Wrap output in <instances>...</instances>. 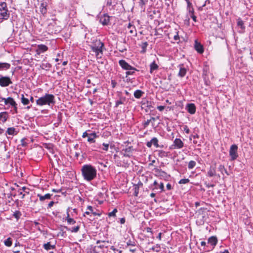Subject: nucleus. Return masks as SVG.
Masks as SVG:
<instances>
[{
  "mask_svg": "<svg viewBox=\"0 0 253 253\" xmlns=\"http://www.w3.org/2000/svg\"><path fill=\"white\" fill-rule=\"evenodd\" d=\"M81 171L84 179L86 181H90L96 177L97 170L91 165L83 166Z\"/></svg>",
  "mask_w": 253,
  "mask_h": 253,
  "instance_id": "obj_1",
  "label": "nucleus"
},
{
  "mask_svg": "<svg viewBox=\"0 0 253 253\" xmlns=\"http://www.w3.org/2000/svg\"><path fill=\"white\" fill-rule=\"evenodd\" d=\"M55 96L51 94L46 93L36 100V104L38 106L48 105L52 106L55 104Z\"/></svg>",
  "mask_w": 253,
  "mask_h": 253,
  "instance_id": "obj_2",
  "label": "nucleus"
},
{
  "mask_svg": "<svg viewBox=\"0 0 253 253\" xmlns=\"http://www.w3.org/2000/svg\"><path fill=\"white\" fill-rule=\"evenodd\" d=\"M104 46V43L100 40H96L91 45V49L92 51L95 52L97 58H101L102 57Z\"/></svg>",
  "mask_w": 253,
  "mask_h": 253,
  "instance_id": "obj_3",
  "label": "nucleus"
},
{
  "mask_svg": "<svg viewBox=\"0 0 253 253\" xmlns=\"http://www.w3.org/2000/svg\"><path fill=\"white\" fill-rule=\"evenodd\" d=\"M238 146L236 144H233L231 146L229 150V155L231 157V160L234 161L238 157Z\"/></svg>",
  "mask_w": 253,
  "mask_h": 253,
  "instance_id": "obj_4",
  "label": "nucleus"
},
{
  "mask_svg": "<svg viewBox=\"0 0 253 253\" xmlns=\"http://www.w3.org/2000/svg\"><path fill=\"white\" fill-rule=\"evenodd\" d=\"M154 171L155 173L156 176L159 177L161 179L167 180L169 178V175L161 169L158 168H155L154 169Z\"/></svg>",
  "mask_w": 253,
  "mask_h": 253,
  "instance_id": "obj_5",
  "label": "nucleus"
},
{
  "mask_svg": "<svg viewBox=\"0 0 253 253\" xmlns=\"http://www.w3.org/2000/svg\"><path fill=\"white\" fill-rule=\"evenodd\" d=\"M12 84V82L9 77H2L0 76V85L2 87L8 86Z\"/></svg>",
  "mask_w": 253,
  "mask_h": 253,
  "instance_id": "obj_6",
  "label": "nucleus"
},
{
  "mask_svg": "<svg viewBox=\"0 0 253 253\" xmlns=\"http://www.w3.org/2000/svg\"><path fill=\"white\" fill-rule=\"evenodd\" d=\"M119 64L120 66L122 67V68L125 70H135V68L130 65H129L127 62H126L125 60L122 59L120 60L119 61Z\"/></svg>",
  "mask_w": 253,
  "mask_h": 253,
  "instance_id": "obj_7",
  "label": "nucleus"
},
{
  "mask_svg": "<svg viewBox=\"0 0 253 253\" xmlns=\"http://www.w3.org/2000/svg\"><path fill=\"white\" fill-rule=\"evenodd\" d=\"M184 146V143L182 140L179 138H176L174 141L173 144L171 145V148L172 149H181Z\"/></svg>",
  "mask_w": 253,
  "mask_h": 253,
  "instance_id": "obj_8",
  "label": "nucleus"
},
{
  "mask_svg": "<svg viewBox=\"0 0 253 253\" xmlns=\"http://www.w3.org/2000/svg\"><path fill=\"white\" fill-rule=\"evenodd\" d=\"M88 132H90L88 136L87 137V141L90 143H95V138H97L98 136L97 134L94 132H91L90 130H88Z\"/></svg>",
  "mask_w": 253,
  "mask_h": 253,
  "instance_id": "obj_9",
  "label": "nucleus"
},
{
  "mask_svg": "<svg viewBox=\"0 0 253 253\" xmlns=\"http://www.w3.org/2000/svg\"><path fill=\"white\" fill-rule=\"evenodd\" d=\"M48 50V47L44 44H39L38 45L36 52L37 54L40 55L42 53H43Z\"/></svg>",
  "mask_w": 253,
  "mask_h": 253,
  "instance_id": "obj_10",
  "label": "nucleus"
},
{
  "mask_svg": "<svg viewBox=\"0 0 253 253\" xmlns=\"http://www.w3.org/2000/svg\"><path fill=\"white\" fill-rule=\"evenodd\" d=\"M158 139L156 137H153L150 141H148L146 143V146L148 148H151L152 144H153L156 148L160 147V145L158 144Z\"/></svg>",
  "mask_w": 253,
  "mask_h": 253,
  "instance_id": "obj_11",
  "label": "nucleus"
},
{
  "mask_svg": "<svg viewBox=\"0 0 253 253\" xmlns=\"http://www.w3.org/2000/svg\"><path fill=\"white\" fill-rule=\"evenodd\" d=\"M186 109H187L188 113L191 114H194L196 112V106L194 103H189L186 106Z\"/></svg>",
  "mask_w": 253,
  "mask_h": 253,
  "instance_id": "obj_12",
  "label": "nucleus"
},
{
  "mask_svg": "<svg viewBox=\"0 0 253 253\" xmlns=\"http://www.w3.org/2000/svg\"><path fill=\"white\" fill-rule=\"evenodd\" d=\"M132 147L129 146L125 149L122 150V152H124L123 155L125 157H130L132 156Z\"/></svg>",
  "mask_w": 253,
  "mask_h": 253,
  "instance_id": "obj_13",
  "label": "nucleus"
},
{
  "mask_svg": "<svg viewBox=\"0 0 253 253\" xmlns=\"http://www.w3.org/2000/svg\"><path fill=\"white\" fill-rule=\"evenodd\" d=\"M18 192L19 195H22L21 198L24 199L26 194H29V188L24 186V187H22L21 188H19L18 190Z\"/></svg>",
  "mask_w": 253,
  "mask_h": 253,
  "instance_id": "obj_14",
  "label": "nucleus"
},
{
  "mask_svg": "<svg viewBox=\"0 0 253 253\" xmlns=\"http://www.w3.org/2000/svg\"><path fill=\"white\" fill-rule=\"evenodd\" d=\"M99 21L103 25H107L109 23L110 17L106 14H104L103 16L100 17Z\"/></svg>",
  "mask_w": 253,
  "mask_h": 253,
  "instance_id": "obj_15",
  "label": "nucleus"
},
{
  "mask_svg": "<svg viewBox=\"0 0 253 253\" xmlns=\"http://www.w3.org/2000/svg\"><path fill=\"white\" fill-rule=\"evenodd\" d=\"M207 175L210 177H213L216 175V167L214 166H211L207 172Z\"/></svg>",
  "mask_w": 253,
  "mask_h": 253,
  "instance_id": "obj_16",
  "label": "nucleus"
},
{
  "mask_svg": "<svg viewBox=\"0 0 253 253\" xmlns=\"http://www.w3.org/2000/svg\"><path fill=\"white\" fill-rule=\"evenodd\" d=\"M4 105H9L12 107L13 106L17 105V103L14 101V99L10 97H8V98H5V100L4 101Z\"/></svg>",
  "mask_w": 253,
  "mask_h": 253,
  "instance_id": "obj_17",
  "label": "nucleus"
},
{
  "mask_svg": "<svg viewBox=\"0 0 253 253\" xmlns=\"http://www.w3.org/2000/svg\"><path fill=\"white\" fill-rule=\"evenodd\" d=\"M208 243L212 246V249H213L217 243V239L216 237L211 236L208 239Z\"/></svg>",
  "mask_w": 253,
  "mask_h": 253,
  "instance_id": "obj_18",
  "label": "nucleus"
},
{
  "mask_svg": "<svg viewBox=\"0 0 253 253\" xmlns=\"http://www.w3.org/2000/svg\"><path fill=\"white\" fill-rule=\"evenodd\" d=\"M8 115L6 112H3L0 113V122L4 123H5L7 119Z\"/></svg>",
  "mask_w": 253,
  "mask_h": 253,
  "instance_id": "obj_19",
  "label": "nucleus"
},
{
  "mask_svg": "<svg viewBox=\"0 0 253 253\" xmlns=\"http://www.w3.org/2000/svg\"><path fill=\"white\" fill-rule=\"evenodd\" d=\"M52 196V194H46L45 195L42 196L41 194H38V197L39 198L40 200L41 201H43L45 199H50L51 198V196Z\"/></svg>",
  "mask_w": 253,
  "mask_h": 253,
  "instance_id": "obj_20",
  "label": "nucleus"
},
{
  "mask_svg": "<svg viewBox=\"0 0 253 253\" xmlns=\"http://www.w3.org/2000/svg\"><path fill=\"white\" fill-rule=\"evenodd\" d=\"M17 134V132H16L15 128L13 127H9L7 128L5 135L7 134L10 135H14Z\"/></svg>",
  "mask_w": 253,
  "mask_h": 253,
  "instance_id": "obj_21",
  "label": "nucleus"
},
{
  "mask_svg": "<svg viewBox=\"0 0 253 253\" xmlns=\"http://www.w3.org/2000/svg\"><path fill=\"white\" fill-rule=\"evenodd\" d=\"M9 16V14L8 13V10L0 11V17L3 19H7Z\"/></svg>",
  "mask_w": 253,
  "mask_h": 253,
  "instance_id": "obj_22",
  "label": "nucleus"
},
{
  "mask_svg": "<svg viewBox=\"0 0 253 253\" xmlns=\"http://www.w3.org/2000/svg\"><path fill=\"white\" fill-rule=\"evenodd\" d=\"M10 67V65L7 63H0V71L8 69Z\"/></svg>",
  "mask_w": 253,
  "mask_h": 253,
  "instance_id": "obj_23",
  "label": "nucleus"
},
{
  "mask_svg": "<svg viewBox=\"0 0 253 253\" xmlns=\"http://www.w3.org/2000/svg\"><path fill=\"white\" fill-rule=\"evenodd\" d=\"M88 211L85 212V214H89L90 213H92L94 215H100V214L96 213L93 211V208L91 206H88L87 207Z\"/></svg>",
  "mask_w": 253,
  "mask_h": 253,
  "instance_id": "obj_24",
  "label": "nucleus"
},
{
  "mask_svg": "<svg viewBox=\"0 0 253 253\" xmlns=\"http://www.w3.org/2000/svg\"><path fill=\"white\" fill-rule=\"evenodd\" d=\"M195 49L200 53H202L204 51L203 46L197 42H196L195 43Z\"/></svg>",
  "mask_w": 253,
  "mask_h": 253,
  "instance_id": "obj_25",
  "label": "nucleus"
},
{
  "mask_svg": "<svg viewBox=\"0 0 253 253\" xmlns=\"http://www.w3.org/2000/svg\"><path fill=\"white\" fill-rule=\"evenodd\" d=\"M159 68L158 65L156 63L155 61H153L150 65V72L152 73L154 70H157Z\"/></svg>",
  "mask_w": 253,
  "mask_h": 253,
  "instance_id": "obj_26",
  "label": "nucleus"
},
{
  "mask_svg": "<svg viewBox=\"0 0 253 253\" xmlns=\"http://www.w3.org/2000/svg\"><path fill=\"white\" fill-rule=\"evenodd\" d=\"M237 26L238 27H240V28L243 30H245V26H244V21L240 18H239L237 19Z\"/></svg>",
  "mask_w": 253,
  "mask_h": 253,
  "instance_id": "obj_27",
  "label": "nucleus"
},
{
  "mask_svg": "<svg viewBox=\"0 0 253 253\" xmlns=\"http://www.w3.org/2000/svg\"><path fill=\"white\" fill-rule=\"evenodd\" d=\"M126 101V98L125 97H121L119 99V100L116 101L115 107H118L120 104H124Z\"/></svg>",
  "mask_w": 253,
  "mask_h": 253,
  "instance_id": "obj_28",
  "label": "nucleus"
},
{
  "mask_svg": "<svg viewBox=\"0 0 253 253\" xmlns=\"http://www.w3.org/2000/svg\"><path fill=\"white\" fill-rule=\"evenodd\" d=\"M127 28H128V29H130L129 32L130 34H134L135 35H136V29H135V27L133 25H131V23H129L127 26Z\"/></svg>",
  "mask_w": 253,
  "mask_h": 253,
  "instance_id": "obj_29",
  "label": "nucleus"
},
{
  "mask_svg": "<svg viewBox=\"0 0 253 253\" xmlns=\"http://www.w3.org/2000/svg\"><path fill=\"white\" fill-rule=\"evenodd\" d=\"M43 247L45 250L46 251H49L51 249H53L55 248L54 245H51L50 242H48L46 244H44L43 245Z\"/></svg>",
  "mask_w": 253,
  "mask_h": 253,
  "instance_id": "obj_30",
  "label": "nucleus"
},
{
  "mask_svg": "<svg viewBox=\"0 0 253 253\" xmlns=\"http://www.w3.org/2000/svg\"><path fill=\"white\" fill-rule=\"evenodd\" d=\"M21 96V101L22 103L24 105H28L30 102V100L28 98H25L24 97V95L23 94H22Z\"/></svg>",
  "mask_w": 253,
  "mask_h": 253,
  "instance_id": "obj_31",
  "label": "nucleus"
},
{
  "mask_svg": "<svg viewBox=\"0 0 253 253\" xmlns=\"http://www.w3.org/2000/svg\"><path fill=\"white\" fill-rule=\"evenodd\" d=\"M144 92L141 90H136L134 92V96L136 98H140L143 95Z\"/></svg>",
  "mask_w": 253,
  "mask_h": 253,
  "instance_id": "obj_32",
  "label": "nucleus"
},
{
  "mask_svg": "<svg viewBox=\"0 0 253 253\" xmlns=\"http://www.w3.org/2000/svg\"><path fill=\"white\" fill-rule=\"evenodd\" d=\"M4 244L5 246L10 247L12 244V240L10 237L8 238L4 241Z\"/></svg>",
  "mask_w": 253,
  "mask_h": 253,
  "instance_id": "obj_33",
  "label": "nucleus"
},
{
  "mask_svg": "<svg viewBox=\"0 0 253 253\" xmlns=\"http://www.w3.org/2000/svg\"><path fill=\"white\" fill-rule=\"evenodd\" d=\"M218 169L219 171L221 172V173L223 175L224 172L227 174V175H229V173H228L227 170L225 168L224 166L222 165H220L218 168Z\"/></svg>",
  "mask_w": 253,
  "mask_h": 253,
  "instance_id": "obj_34",
  "label": "nucleus"
},
{
  "mask_svg": "<svg viewBox=\"0 0 253 253\" xmlns=\"http://www.w3.org/2000/svg\"><path fill=\"white\" fill-rule=\"evenodd\" d=\"M66 220L69 224H74L76 223L75 220L70 217L69 213L67 212V216L66 217Z\"/></svg>",
  "mask_w": 253,
  "mask_h": 253,
  "instance_id": "obj_35",
  "label": "nucleus"
},
{
  "mask_svg": "<svg viewBox=\"0 0 253 253\" xmlns=\"http://www.w3.org/2000/svg\"><path fill=\"white\" fill-rule=\"evenodd\" d=\"M65 228L67 230L70 231L71 232L77 233L79 231L80 227L79 225H77V226H76L75 227H73L72 228H69L67 227H66Z\"/></svg>",
  "mask_w": 253,
  "mask_h": 253,
  "instance_id": "obj_36",
  "label": "nucleus"
},
{
  "mask_svg": "<svg viewBox=\"0 0 253 253\" xmlns=\"http://www.w3.org/2000/svg\"><path fill=\"white\" fill-rule=\"evenodd\" d=\"M186 69L185 68H180L178 73V76L180 77H183L186 73Z\"/></svg>",
  "mask_w": 253,
  "mask_h": 253,
  "instance_id": "obj_37",
  "label": "nucleus"
},
{
  "mask_svg": "<svg viewBox=\"0 0 253 253\" xmlns=\"http://www.w3.org/2000/svg\"><path fill=\"white\" fill-rule=\"evenodd\" d=\"M138 71L135 68V70H128L126 72V78L129 75H133L135 74V71Z\"/></svg>",
  "mask_w": 253,
  "mask_h": 253,
  "instance_id": "obj_38",
  "label": "nucleus"
},
{
  "mask_svg": "<svg viewBox=\"0 0 253 253\" xmlns=\"http://www.w3.org/2000/svg\"><path fill=\"white\" fill-rule=\"evenodd\" d=\"M22 214L21 212L19 211H16L15 212H14L13 214V216L16 218L17 220H18L20 216H21Z\"/></svg>",
  "mask_w": 253,
  "mask_h": 253,
  "instance_id": "obj_39",
  "label": "nucleus"
},
{
  "mask_svg": "<svg viewBox=\"0 0 253 253\" xmlns=\"http://www.w3.org/2000/svg\"><path fill=\"white\" fill-rule=\"evenodd\" d=\"M7 4L5 2H2L0 3V11L6 10Z\"/></svg>",
  "mask_w": 253,
  "mask_h": 253,
  "instance_id": "obj_40",
  "label": "nucleus"
},
{
  "mask_svg": "<svg viewBox=\"0 0 253 253\" xmlns=\"http://www.w3.org/2000/svg\"><path fill=\"white\" fill-rule=\"evenodd\" d=\"M51 67V65L50 63H42V69L48 70Z\"/></svg>",
  "mask_w": 253,
  "mask_h": 253,
  "instance_id": "obj_41",
  "label": "nucleus"
},
{
  "mask_svg": "<svg viewBox=\"0 0 253 253\" xmlns=\"http://www.w3.org/2000/svg\"><path fill=\"white\" fill-rule=\"evenodd\" d=\"M158 156L161 158L165 157L167 156V153L163 150H158Z\"/></svg>",
  "mask_w": 253,
  "mask_h": 253,
  "instance_id": "obj_42",
  "label": "nucleus"
},
{
  "mask_svg": "<svg viewBox=\"0 0 253 253\" xmlns=\"http://www.w3.org/2000/svg\"><path fill=\"white\" fill-rule=\"evenodd\" d=\"M196 166V162L194 161H190L189 162L188 168L189 169H192Z\"/></svg>",
  "mask_w": 253,
  "mask_h": 253,
  "instance_id": "obj_43",
  "label": "nucleus"
},
{
  "mask_svg": "<svg viewBox=\"0 0 253 253\" xmlns=\"http://www.w3.org/2000/svg\"><path fill=\"white\" fill-rule=\"evenodd\" d=\"M160 246L159 244H157L152 248V250L156 252H159L160 251Z\"/></svg>",
  "mask_w": 253,
  "mask_h": 253,
  "instance_id": "obj_44",
  "label": "nucleus"
},
{
  "mask_svg": "<svg viewBox=\"0 0 253 253\" xmlns=\"http://www.w3.org/2000/svg\"><path fill=\"white\" fill-rule=\"evenodd\" d=\"M108 243V242H106L105 241H98L97 242V244L101 243V244L99 245V247L100 248H104V247H107V246H106V243Z\"/></svg>",
  "mask_w": 253,
  "mask_h": 253,
  "instance_id": "obj_45",
  "label": "nucleus"
},
{
  "mask_svg": "<svg viewBox=\"0 0 253 253\" xmlns=\"http://www.w3.org/2000/svg\"><path fill=\"white\" fill-rule=\"evenodd\" d=\"M118 211L117 209H114L113 211L108 213V216L109 217L113 216L115 217L116 216V213Z\"/></svg>",
  "mask_w": 253,
  "mask_h": 253,
  "instance_id": "obj_46",
  "label": "nucleus"
},
{
  "mask_svg": "<svg viewBox=\"0 0 253 253\" xmlns=\"http://www.w3.org/2000/svg\"><path fill=\"white\" fill-rule=\"evenodd\" d=\"M189 182V179L187 178H185V179H181V180H180V181H179V184H186V183H187Z\"/></svg>",
  "mask_w": 253,
  "mask_h": 253,
  "instance_id": "obj_47",
  "label": "nucleus"
},
{
  "mask_svg": "<svg viewBox=\"0 0 253 253\" xmlns=\"http://www.w3.org/2000/svg\"><path fill=\"white\" fill-rule=\"evenodd\" d=\"M175 35H174L173 36V39L174 40V41H177L179 40V37L178 35V32L176 30L175 31Z\"/></svg>",
  "mask_w": 253,
  "mask_h": 253,
  "instance_id": "obj_48",
  "label": "nucleus"
},
{
  "mask_svg": "<svg viewBox=\"0 0 253 253\" xmlns=\"http://www.w3.org/2000/svg\"><path fill=\"white\" fill-rule=\"evenodd\" d=\"M150 122H151V120H150V119L147 120L146 121H145L143 124V126L145 128V127H147L149 126V125L150 124Z\"/></svg>",
  "mask_w": 253,
  "mask_h": 253,
  "instance_id": "obj_49",
  "label": "nucleus"
},
{
  "mask_svg": "<svg viewBox=\"0 0 253 253\" xmlns=\"http://www.w3.org/2000/svg\"><path fill=\"white\" fill-rule=\"evenodd\" d=\"M102 145L103 146L102 149L105 151H108L109 148V144L103 143Z\"/></svg>",
  "mask_w": 253,
  "mask_h": 253,
  "instance_id": "obj_50",
  "label": "nucleus"
},
{
  "mask_svg": "<svg viewBox=\"0 0 253 253\" xmlns=\"http://www.w3.org/2000/svg\"><path fill=\"white\" fill-rule=\"evenodd\" d=\"M5 100V98L0 97V105H5L4 101Z\"/></svg>",
  "mask_w": 253,
  "mask_h": 253,
  "instance_id": "obj_51",
  "label": "nucleus"
},
{
  "mask_svg": "<svg viewBox=\"0 0 253 253\" xmlns=\"http://www.w3.org/2000/svg\"><path fill=\"white\" fill-rule=\"evenodd\" d=\"M126 245H127V246H135V243H134V242H132V241H131L130 240H129L128 242H127Z\"/></svg>",
  "mask_w": 253,
  "mask_h": 253,
  "instance_id": "obj_52",
  "label": "nucleus"
},
{
  "mask_svg": "<svg viewBox=\"0 0 253 253\" xmlns=\"http://www.w3.org/2000/svg\"><path fill=\"white\" fill-rule=\"evenodd\" d=\"M147 1H144V0H140L139 2L140 6L142 8L143 6L145 4Z\"/></svg>",
  "mask_w": 253,
  "mask_h": 253,
  "instance_id": "obj_53",
  "label": "nucleus"
},
{
  "mask_svg": "<svg viewBox=\"0 0 253 253\" xmlns=\"http://www.w3.org/2000/svg\"><path fill=\"white\" fill-rule=\"evenodd\" d=\"M41 7H42V10H41L42 12L45 13L46 9L45 8V7L44 6V4L43 3H42Z\"/></svg>",
  "mask_w": 253,
  "mask_h": 253,
  "instance_id": "obj_54",
  "label": "nucleus"
},
{
  "mask_svg": "<svg viewBox=\"0 0 253 253\" xmlns=\"http://www.w3.org/2000/svg\"><path fill=\"white\" fill-rule=\"evenodd\" d=\"M157 108L160 111H162L165 108V106H158Z\"/></svg>",
  "mask_w": 253,
  "mask_h": 253,
  "instance_id": "obj_55",
  "label": "nucleus"
},
{
  "mask_svg": "<svg viewBox=\"0 0 253 253\" xmlns=\"http://www.w3.org/2000/svg\"><path fill=\"white\" fill-rule=\"evenodd\" d=\"M89 133H88L87 131L84 132L82 135L83 138H85L86 137H88Z\"/></svg>",
  "mask_w": 253,
  "mask_h": 253,
  "instance_id": "obj_56",
  "label": "nucleus"
},
{
  "mask_svg": "<svg viewBox=\"0 0 253 253\" xmlns=\"http://www.w3.org/2000/svg\"><path fill=\"white\" fill-rule=\"evenodd\" d=\"M146 230L147 232L150 233L151 234V235H152L153 233H152V230L151 228L147 227Z\"/></svg>",
  "mask_w": 253,
  "mask_h": 253,
  "instance_id": "obj_57",
  "label": "nucleus"
},
{
  "mask_svg": "<svg viewBox=\"0 0 253 253\" xmlns=\"http://www.w3.org/2000/svg\"><path fill=\"white\" fill-rule=\"evenodd\" d=\"M54 204V202L53 201L50 202L49 203V204H48V208H50L51 207H52L53 206Z\"/></svg>",
  "mask_w": 253,
  "mask_h": 253,
  "instance_id": "obj_58",
  "label": "nucleus"
},
{
  "mask_svg": "<svg viewBox=\"0 0 253 253\" xmlns=\"http://www.w3.org/2000/svg\"><path fill=\"white\" fill-rule=\"evenodd\" d=\"M160 188L161 189V191H164V185L163 183H161L159 186Z\"/></svg>",
  "mask_w": 253,
  "mask_h": 253,
  "instance_id": "obj_59",
  "label": "nucleus"
},
{
  "mask_svg": "<svg viewBox=\"0 0 253 253\" xmlns=\"http://www.w3.org/2000/svg\"><path fill=\"white\" fill-rule=\"evenodd\" d=\"M187 3L188 8H191L192 7V4L189 1V0H185Z\"/></svg>",
  "mask_w": 253,
  "mask_h": 253,
  "instance_id": "obj_60",
  "label": "nucleus"
},
{
  "mask_svg": "<svg viewBox=\"0 0 253 253\" xmlns=\"http://www.w3.org/2000/svg\"><path fill=\"white\" fill-rule=\"evenodd\" d=\"M167 189L169 190H170L171 189L172 187L170 184L168 183L166 186Z\"/></svg>",
  "mask_w": 253,
  "mask_h": 253,
  "instance_id": "obj_61",
  "label": "nucleus"
},
{
  "mask_svg": "<svg viewBox=\"0 0 253 253\" xmlns=\"http://www.w3.org/2000/svg\"><path fill=\"white\" fill-rule=\"evenodd\" d=\"M125 221H126L125 218L123 217L120 219L121 224H124L125 223Z\"/></svg>",
  "mask_w": 253,
  "mask_h": 253,
  "instance_id": "obj_62",
  "label": "nucleus"
},
{
  "mask_svg": "<svg viewBox=\"0 0 253 253\" xmlns=\"http://www.w3.org/2000/svg\"><path fill=\"white\" fill-rule=\"evenodd\" d=\"M192 19L195 22H196V16L194 15V14H191L190 15Z\"/></svg>",
  "mask_w": 253,
  "mask_h": 253,
  "instance_id": "obj_63",
  "label": "nucleus"
},
{
  "mask_svg": "<svg viewBox=\"0 0 253 253\" xmlns=\"http://www.w3.org/2000/svg\"><path fill=\"white\" fill-rule=\"evenodd\" d=\"M189 12L191 13V14H194V9L192 7L191 8H189Z\"/></svg>",
  "mask_w": 253,
  "mask_h": 253,
  "instance_id": "obj_64",
  "label": "nucleus"
}]
</instances>
